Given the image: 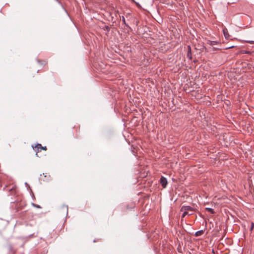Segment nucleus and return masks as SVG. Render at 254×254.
Returning a JSON list of instances; mask_svg holds the SVG:
<instances>
[{
  "instance_id": "423d86ee",
  "label": "nucleus",
  "mask_w": 254,
  "mask_h": 254,
  "mask_svg": "<svg viewBox=\"0 0 254 254\" xmlns=\"http://www.w3.org/2000/svg\"><path fill=\"white\" fill-rule=\"evenodd\" d=\"M203 233V231L202 230L198 231L195 232V235L196 236H199L201 235Z\"/></svg>"
},
{
  "instance_id": "1a4fd4ad",
  "label": "nucleus",
  "mask_w": 254,
  "mask_h": 254,
  "mask_svg": "<svg viewBox=\"0 0 254 254\" xmlns=\"http://www.w3.org/2000/svg\"><path fill=\"white\" fill-rule=\"evenodd\" d=\"M32 204V205H33V206H34L35 207H36V208H41L39 205H37V204H35V203H33Z\"/></svg>"
},
{
  "instance_id": "ddd939ff",
  "label": "nucleus",
  "mask_w": 254,
  "mask_h": 254,
  "mask_svg": "<svg viewBox=\"0 0 254 254\" xmlns=\"http://www.w3.org/2000/svg\"><path fill=\"white\" fill-rule=\"evenodd\" d=\"M123 21L125 22V19L124 17H123Z\"/></svg>"
},
{
  "instance_id": "f03ea898",
  "label": "nucleus",
  "mask_w": 254,
  "mask_h": 254,
  "mask_svg": "<svg viewBox=\"0 0 254 254\" xmlns=\"http://www.w3.org/2000/svg\"><path fill=\"white\" fill-rule=\"evenodd\" d=\"M160 182L161 186H162V187L163 188H166V187L168 184L167 180L166 178L162 176L160 178Z\"/></svg>"
},
{
  "instance_id": "4468645a",
  "label": "nucleus",
  "mask_w": 254,
  "mask_h": 254,
  "mask_svg": "<svg viewBox=\"0 0 254 254\" xmlns=\"http://www.w3.org/2000/svg\"><path fill=\"white\" fill-rule=\"evenodd\" d=\"M13 189V188L12 187L11 189H10L9 190H12Z\"/></svg>"
},
{
  "instance_id": "7ed1b4c3",
  "label": "nucleus",
  "mask_w": 254,
  "mask_h": 254,
  "mask_svg": "<svg viewBox=\"0 0 254 254\" xmlns=\"http://www.w3.org/2000/svg\"><path fill=\"white\" fill-rule=\"evenodd\" d=\"M223 32L225 38L228 39L230 37V35L228 33L227 29L226 27L223 28Z\"/></svg>"
},
{
  "instance_id": "2eb2a0df",
  "label": "nucleus",
  "mask_w": 254,
  "mask_h": 254,
  "mask_svg": "<svg viewBox=\"0 0 254 254\" xmlns=\"http://www.w3.org/2000/svg\"><path fill=\"white\" fill-rule=\"evenodd\" d=\"M249 42H250V43H252L253 42L252 41H250Z\"/></svg>"
},
{
  "instance_id": "0eeeda50",
  "label": "nucleus",
  "mask_w": 254,
  "mask_h": 254,
  "mask_svg": "<svg viewBox=\"0 0 254 254\" xmlns=\"http://www.w3.org/2000/svg\"><path fill=\"white\" fill-rule=\"evenodd\" d=\"M188 57L190 59L191 58V52H190V46H188Z\"/></svg>"
},
{
  "instance_id": "6e6552de",
  "label": "nucleus",
  "mask_w": 254,
  "mask_h": 254,
  "mask_svg": "<svg viewBox=\"0 0 254 254\" xmlns=\"http://www.w3.org/2000/svg\"><path fill=\"white\" fill-rule=\"evenodd\" d=\"M205 209L206 210H207L208 211L210 212L211 214H214V211L213 210V209L211 208H209V207H206L205 208Z\"/></svg>"
},
{
  "instance_id": "9d476101",
  "label": "nucleus",
  "mask_w": 254,
  "mask_h": 254,
  "mask_svg": "<svg viewBox=\"0 0 254 254\" xmlns=\"http://www.w3.org/2000/svg\"><path fill=\"white\" fill-rule=\"evenodd\" d=\"M254 223L252 222L251 223V228H250V230L252 231L253 230V229H254Z\"/></svg>"
},
{
  "instance_id": "20e7f679",
  "label": "nucleus",
  "mask_w": 254,
  "mask_h": 254,
  "mask_svg": "<svg viewBox=\"0 0 254 254\" xmlns=\"http://www.w3.org/2000/svg\"><path fill=\"white\" fill-rule=\"evenodd\" d=\"M33 148L36 149V154L37 155L38 152L42 149V146L41 144L38 143L34 147L33 146Z\"/></svg>"
},
{
  "instance_id": "39448f33",
  "label": "nucleus",
  "mask_w": 254,
  "mask_h": 254,
  "mask_svg": "<svg viewBox=\"0 0 254 254\" xmlns=\"http://www.w3.org/2000/svg\"><path fill=\"white\" fill-rule=\"evenodd\" d=\"M217 42L214 41L208 40L207 41V44H209L210 46L215 45L217 44Z\"/></svg>"
},
{
  "instance_id": "9b49d317",
  "label": "nucleus",
  "mask_w": 254,
  "mask_h": 254,
  "mask_svg": "<svg viewBox=\"0 0 254 254\" xmlns=\"http://www.w3.org/2000/svg\"><path fill=\"white\" fill-rule=\"evenodd\" d=\"M47 64V61H43V63L41 64H43V65H45Z\"/></svg>"
},
{
  "instance_id": "dca6fc26",
  "label": "nucleus",
  "mask_w": 254,
  "mask_h": 254,
  "mask_svg": "<svg viewBox=\"0 0 254 254\" xmlns=\"http://www.w3.org/2000/svg\"><path fill=\"white\" fill-rule=\"evenodd\" d=\"M132 1L135 2L134 0H131Z\"/></svg>"
},
{
  "instance_id": "f8f14e48",
  "label": "nucleus",
  "mask_w": 254,
  "mask_h": 254,
  "mask_svg": "<svg viewBox=\"0 0 254 254\" xmlns=\"http://www.w3.org/2000/svg\"><path fill=\"white\" fill-rule=\"evenodd\" d=\"M42 149L44 150H47V148L46 146H44V147L42 146Z\"/></svg>"
},
{
  "instance_id": "f257e3e1",
  "label": "nucleus",
  "mask_w": 254,
  "mask_h": 254,
  "mask_svg": "<svg viewBox=\"0 0 254 254\" xmlns=\"http://www.w3.org/2000/svg\"><path fill=\"white\" fill-rule=\"evenodd\" d=\"M181 211L183 212L182 217L184 218L187 215H191L192 213H189V212H192L193 211V209L190 206H183L181 208Z\"/></svg>"
}]
</instances>
